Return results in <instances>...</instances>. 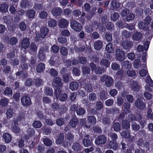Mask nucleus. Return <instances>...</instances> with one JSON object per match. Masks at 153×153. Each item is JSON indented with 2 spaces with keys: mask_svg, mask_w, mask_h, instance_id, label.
Masks as SVG:
<instances>
[{
  "mask_svg": "<svg viewBox=\"0 0 153 153\" xmlns=\"http://www.w3.org/2000/svg\"><path fill=\"white\" fill-rule=\"evenodd\" d=\"M119 18V14L115 12L111 14L110 18L112 21H116Z\"/></svg>",
  "mask_w": 153,
  "mask_h": 153,
  "instance_id": "nucleus-47",
  "label": "nucleus"
},
{
  "mask_svg": "<svg viewBox=\"0 0 153 153\" xmlns=\"http://www.w3.org/2000/svg\"><path fill=\"white\" fill-rule=\"evenodd\" d=\"M79 121L76 118H73L70 120L69 124L73 128H75L79 123Z\"/></svg>",
  "mask_w": 153,
  "mask_h": 153,
  "instance_id": "nucleus-34",
  "label": "nucleus"
},
{
  "mask_svg": "<svg viewBox=\"0 0 153 153\" xmlns=\"http://www.w3.org/2000/svg\"><path fill=\"white\" fill-rule=\"evenodd\" d=\"M133 45V43L131 41L126 40L123 41L121 44V45L123 48L125 50L129 51L132 48Z\"/></svg>",
  "mask_w": 153,
  "mask_h": 153,
  "instance_id": "nucleus-5",
  "label": "nucleus"
},
{
  "mask_svg": "<svg viewBox=\"0 0 153 153\" xmlns=\"http://www.w3.org/2000/svg\"><path fill=\"white\" fill-rule=\"evenodd\" d=\"M132 89L134 91H138L140 89V85L136 81H133L131 84Z\"/></svg>",
  "mask_w": 153,
  "mask_h": 153,
  "instance_id": "nucleus-29",
  "label": "nucleus"
},
{
  "mask_svg": "<svg viewBox=\"0 0 153 153\" xmlns=\"http://www.w3.org/2000/svg\"><path fill=\"white\" fill-rule=\"evenodd\" d=\"M107 140V138L105 136L103 135H100L96 137L95 143L97 145L104 144L106 143Z\"/></svg>",
  "mask_w": 153,
  "mask_h": 153,
  "instance_id": "nucleus-8",
  "label": "nucleus"
},
{
  "mask_svg": "<svg viewBox=\"0 0 153 153\" xmlns=\"http://www.w3.org/2000/svg\"><path fill=\"white\" fill-rule=\"evenodd\" d=\"M124 109L126 113H129L130 110L129 108L130 107V104L128 102H125L124 104Z\"/></svg>",
  "mask_w": 153,
  "mask_h": 153,
  "instance_id": "nucleus-44",
  "label": "nucleus"
},
{
  "mask_svg": "<svg viewBox=\"0 0 153 153\" xmlns=\"http://www.w3.org/2000/svg\"><path fill=\"white\" fill-rule=\"evenodd\" d=\"M48 26L50 27H54L57 25V21L55 19L51 18H48L47 20Z\"/></svg>",
  "mask_w": 153,
  "mask_h": 153,
  "instance_id": "nucleus-21",
  "label": "nucleus"
},
{
  "mask_svg": "<svg viewBox=\"0 0 153 153\" xmlns=\"http://www.w3.org/2000/svg\"><path fill=\"white\" fill-rule=\"evenodd\" d=\"M138 26L139 29L140 30H147L149 29L148 26L142 21L139 22Z\"/></svg>",
  "mask_w": 153,
  "mask_h": 153,
  "instance_id": "nucleus-20",
  "label": "nucleus"
},
{
  "mask_svg": "<svg viewBox=\"0 0 153 153\" xmlns=\"http://www.w3.org/2000/svg\"><path fill=\"white\" fill-rule=\"evenodd\" d=\"M3 136L5 142L6 143H8L10 142L11 140L12 137L10 134L7 133H4Z\"/></svg>",
  "mask_w": 153,
  "mask_h": 153,
  "instance_id": "nucleus-30",
  "label": "nucleus"
},
{
  "mask_svg": "<svg viewBox=\"0 0 153 153\" xmlns=\"http://www.w3.org/2000/svg\"><path fill=\"white\" fill-rule=\"evenodd\" d=\"M14 110L10 108H9L7 110L6 112L7 117V118H11L14 113Z\"/></svg>",
  "mask_w": 153,
  "mask_h": 153,
  "instance_id": "nucleus-37",
  "label": "nucleus"
},
{
  "mask_svg": "<svg viewBox=\"0 0 153 153\" xmlns=\"http://www.w3.org/2000/svg\"><path fill=\"white\" fill-rule=\"evenodd\" d=\"M76 113L78 115H81L84 114L85 112V110L84 108H80L76 110Z\"/></svg>",
  "mask_w": 153,
  "mask_h": 153,
  "instance_id": "nucleus-64",
  "label": "nucleus"
},
{
  "mask_svg": "<svg viewBox=\"0 0 153 153\" xmlns=\"http://www.w3.org/2000/svg\"><path fill=\"white\" fill-rule=\"evenodd\" d=\"M30 48L33 52H35L37 51V47L34 43L32 42L30 45Z\"/></svg>",
  "mask_w": 153,
  "mask_h": 153,
  "instance_id": "nucleus-63",
  "label": "nucleus"
},
{
  "mask_svg": "<svg viewBox=\"0 0 153 153\" xmlns=\"http://www.w3.org/2000/svg\"><path fill=\"white\" fill-rule=\"evenodd\" d=\"M96 12L95 9H93L91 11H90L89 13L87 14L86 16L87 19H91L93 16L94 15Z\"/></svg>",
  "mask_w": 153,
  "mask_h": 153,
  "instance_id": "nucleus-55",
  "label": "nucleus"
},
{
  "mask_svg": "<svg viewBox=\"0 0 153 153\" xmlns=\"http://www.w3.org/2000/svg\"><path fill=\"white\" fill-rule=\"evenodd\" d=\"M9 102V101L6 98H4L1 100L0 105L2 106H5Z\"/></svg>",
  "mask_w": 153,
  "mask_h": 153,
  "instance_id": "nucleus-60",
  "label": "nucleus"
},
{
  "mask_svg": "<svg viewBox=\"0 0 153 153\" xmlns=\"http://www.w3.org/2000/svg\"><path fill=\"white\" fill-rule=\"evenodd\" d=\"M78 87V84L76 82H72L70 83V88L72 91L76 90Z\"/></svg>",
  "mask_w": 153,
  "mask_h": 153,
  "instance_id": "nucleus-33",
  "label": "nucleus"
},
{
  "mask_svg": "<svg viewBox=\"0 0 153 153\" xmlns=\"http://www.w3.org/2000/svg\"><path fill=\"white\" fill-rule=\"evenodd\" d=\"M122 136L128 139L129 138L130 135L128 130H124L120 133Z\"/></svg>",
  "mask_w": 153,
  "mask_h": 153,
  "instance_id": "nucleus-39",
  "label": "nucleus"
},
{
  "mask_svg": "<svg viewBox=\"0 0 153 153\" xmlns=\"http://www.w3.org/2000/svg\"><path fill=\"white\" fill-rule=\"evenodd\" d=\"M102 42L100 40H98L94 43V47L97 50H100L102 48Z\"/></svg>",
  "mask_w": 153,
  "mask_h": 153,
  "instance_id": "nucleus-23",
  "label": "nucleus"
},
{
  "mask_svg": "<svg viewBox=\"0 0 153 153\" xmlns=\"http://www.w3.org/2000/svg\"><path fill=\"white\" fill-rule=\"evenodd\" d=\"M82 142L84 146L86 147H88L91 146L92 144V142L88 139H83Z\"/></svg>",
  "mask_w": 153,
  "mask_h": 153,
  "instance_id": "nucleus-35",
  "label": "nucleus"
},
{
  "mask_svg": "<svg viewBox=\"0 0 153 153\" xmlns=\"http://www.w3.org/2000/svg\"><path fill=\"white\" fill-rule=\"evenodd\" d=\"M122 128L123 129L128 130L130 128V123L129 121L126 120H122L121 123Z\"/></svg>",
  "mask_w": 153,
  "mask_h": 153,
  "instance_id": "nucleus-16",
  "label": "nucleus"
},
{
  "mask_svg": "<svg viewBox=\"0 0 153 153\" xmlns=\"http://www.w3.org/2000/svg\"><path fill=\"white\" fill-rule=\"evenodd\" d=\"M58 23L59 27L62 28H65L67 27L68 25V21L64 19H62L60 20Z\"/></svg>",
  "mask_w": 153,
  "mask_h": 153,
  "instance_id": "nucleus-18",
  "label": "nucleus"
},
{
  "mask_svg": "<svg viewBox=\"0 0 153 153\" xmlns=\"http://www.w3.org/2000/svg\"><path fill=\"white\" fill-rule=\"evenodd\" d=\"M122 65L124 68L127 69L130 68L131 67V63L128 61H124L122 63Z\"/></svg>",
  "mask_w": 153,
  "mask_h": 153,
  "instance_id": "nucleus-58",
  "label": "nucleus"
},
{
  "mask_svg": "<svg viewBox=\"0 0 153 153\" xmlns=\"http://www.w3.org/2000/svg\"><path fill=\"white\" fill-rule=\"evenodd\" d=\"M60 52L62 55L66 56L68 54V49L64 47H62L60 48Z\"/></svg>",
  "mask_w": 153,
  "mask_h": 153,
  "instance_id": "nucleus-48",
  "label": "nucleus"
},
{
  "mask_svg": "<svg viewBox=\"0 0 153 153\" xmlns=\"http://www.w3.org/2000/svg\"><path fill=\"white\" fill-rule=\"evenodd\" d=\"M131 127L133 130L135 131L139 130L140 128L139 125L135 123H133L131 124Z\"/></svg>",
  "mask_w": 153,
  "mask_h": 153,
  "instance_id": "nucleus-53",
  "label": "nucleus"
},
{
  "mask_svg": "<svg viewBox=\"0 0 153 153\" xmlns=\"http://www.w3.org/2000/svg\"><path fill=\"white\" fill-rule=\"evenodd\" d=\"M132 39L136 41H140L142 38V34L140 32H137L132 36Z\"/></svg>",
  "mask_w": 153,
  "mask_h": 153,
  "instance_id": "nucleus-13",
  "label": "nucleus"
},
{
  "mask_svg": "<svg viewBox=\"0 0 153 153\" xmlns=\"http://www.w3.org/2000/svg\"><path fill=\"white\" fill-rule=\"evenodd\" d=\"M136 143L140 149H146L148 150H149V143L147 141H145L143 139H139L137 141Z\"/></svg>",
  "mask_w": 153,
  "mask_h": 153,
  "instance_id": "nucleus-4",
  "label": "nucleus"
},
{
  "mask_svg": "<svg viewBox=\"0 0 153 153\" xmlns=\"http://www.w3.org/2000/svg\"><path fill=\"white\" fill-rule=\"evenodd\" d=\"M64 136V134L60 133L59 135L58 138L56 140V143L58 145L61 144L63 141Z\"/></svg>",
  "mask_w": 153,
  "mask_h": 153,
  "instance_id": "nucleus-28",
  "label": "nucleus"
},
{
  "mask_svg": "<svg viewBox=\"0 0 153 153\" xmlns=\"http://www.w3.org/2000/svg\"><path fill=\"white\" fill-rule=\"evenodd\" d=\"M129 10L126 8L123 9L120 13V15L123 17H125L127 16L129 13Z\"/></svg>",
  "mask_w": 153,
  "mask_h": 153,
  "instance_id": "nucleus-56",
  "label": "nucleus"
},
{
  "mask_svg": "<svg viewBox=\"0 0 153 153\" xmlns=\"http://www.w3.org/2000/svg\"><path fill=\"white\" fill-rule=\"evenodd\" d=\"M35 128H39L42 126V123L39 121H35L32 125Z\"/></svg>",
  "mask_w": 153,
  "mask_h": 153,
  "instance_id": "nucleus-52",
  "label": "nucleus"
},
{
  "mask_svg": "<svg viewBox=\"0 0 153 153\" xmlns=\"http://www.w3.org/2000/svg\"><path fill=\"white\" fill-rule=\"evenodd\" d=\"M89 99L91 101H95L97 99V96L96 94L92 92L89 94Z\"/></svg>",
  "mask_w": 153,
  "mask_h": 153,
  "instance_id": "nucleus-54",
  "label": "nucleus"
},
{
  "mask_svg": "<svg viewBox=\"0 0 153 153\" xmlns=\"http://www.w3.org/2000/svg\"><path fill=\"white\" fill-rule=\"evenodd\" d=\"M21 101L22 105L24 106H27L32 104L30 98L27 95L24 96L22 97Z\"/></svg>",
  "mask_w": 153,
  "mask_h": 153,
  "instance_id": "nucleus-9",
  "label": "nucleus"
},
{
  "mask_svg": "<svg viewBox=\"0 0 153 153\" xmlns=\"http://www.w3.org/2000/svg\"><path fill=\"white\" fill-rule=\"evenodd\" d=\"M68 98V95L66 93H62L61 94L58 98L61 101H65Z\"/></svg>",
  "mask_w": 153,
  "mask_h": 153,
  "instance_id": "nucleus-42",
  "label": "nucleus"
},
{
  "mask_svg": "<svg viewBox=\"0 0 153 153\" xmlns=\"http://www.w3.org/2000/svg\"><path fill=\"white\" fill-rule=\"evenodd\" d=\"M100 80L102 82H105V85L107 87H110L113 84L114 79L110 76L104 75L102 76Z\"/></svg>",
  "mask_w": 153,
  "mask_h": 153,
  "instance_id": "nucleus-3",
  "label": "nucleus"
},
{
  "mask_svg": "<svg viewBox=\"0 0 153 153\" xmlns=\"http://www.w3.org/2000/svg\"><path fill=\"white\" fill-rule=\"evenodd\" d=\"M49 47L46 45L41 47L38 52V56L40 60L44 61L46 58V53L49 52Z\"/></svg>",
  "mask_w": 153,
  "mask_h": 153,
  "instance_id": "nucleus-2",
  "label": "nucleus"
},
{
  "mask_svg": "<svg viewBox=\"0 0 153 153\" xmlns=\"http://www.w3.org/2000/svg\"><path fill=\"white\" fill-rule=\"evenodd\" d=\"M89 65L92 71H94V73L97 74H102L106 70L104 67L97 66L93 62H91L90 63Z\"/></svg>",
  "mask_w": 153,
  "mask_h": 153,
  "instance_id": "nucleus-1",
  "label": "nucleus"
},
{
  "mask_svg": "<svg viewBox=\"0 0 153 153\" xmlns=\"http://www.w3.org/2000/svg\"><path fill=\"white\" fill-rule=\"evenodd\" d=\"M136 106L138 108L140 109H143L146 108V104L140 99L137 100L135 102Z\"/></svg>",
  "mask_w": 153,
  "mask_h": 153,
  "instance_id": "nucleus-10",
  "label": "nucleus"
},
{
  "mask_svg": "<svg viewBox=\"0 0 153 153\" xmlns=\"http://www.w3.org/2000/svg\"><path fill=\"white\" fill-rule=\"evenodd\" d=\"M29 39L28 38H25L22 41V47L24 49H26L28 48L30 45Z\"/></svg>",
  "mask_w": 153,
  "mask_h": 153,
  "instance_id": "nucleus-22",
  "label": "nucleus"
},
{
  "mask_svg": "<svg viewBox=\"0 0 153 153\" xmlns=\"http://www.w3.org/2000/svg\"><path fill=\"white\" fill-rule=\"evenodd\" d=\"M116 58L120 61H123L125 59V53L120 49H117L116 51Z\"/></svg>",
  "mask_w": 153,
  "mask_h": 153,
  "instance_id": "nucleus-7",
  "label": "nucleus"
},
{
  "mask_svg": "<svg viewBox=\"0 0 153 153\" xmlns=\"http://www.w3.org/2000/svg\"><path fill=\"white\" fill-rule=\"evenodd\" d=\"M18 123L17 121L14 122V126L12 128V131L15 134H18L20 132L21 129L18 127Z\"/></svg>",
  "mask_w": 153,
  "mask_h": 153,
  "instance_id": "nucleus-24",
  "label": "nucleus"
},
{
  "mask_svg": "<svg viewBox=\"0 0 153 153\" xmlns=\"http://www.w3.org/2000/svg\"><path fill=\"white\" fill-rule=\"evenodd\" d=\"M130 32L126 30L122 31L121 33V37L122 39H127L131 36Z\"/></svg>",
  "mask_w": 153,
  "mask_h": 153,
  "instance_id": "nucleus-14",
  "label": "nucleus"
},
{
  "mask_svg": "<svg viewBox=\"0 0 153 153\" xmlns=\"http://www.w3.org/2000/svg\"><path fill=\"white\" fill-rule=\"evenodd\" d=\"M45 68V65L42 63L38 64L36 66V71L37 72L40 73L44 71Z\"/></svg>",
  "mask_w": 153,
  "mask_h": 153,
  "instance_id": "nucleus-26",
  "label": "nucleus"
},
{
  "mask_svg": "<svg viewBox=\"0 0 153 153\" xmlns=\"http://www.w3.org/2000/svg\"><path fill=\"white\" fill-rule=\"evenodd\" d=\"M106 49L108 53H113L114 51V49L113 47L112 43H110L107 44L106 46Z\"/></svg>",
  "mask_w": 153,
  "mask_h": 153,
  "instance_id": "nucleus-36",
  "label": "nucleus"
},
{
  "mask_svg": "<svg viewBox=\"0 0 153 153\" xmlns=\"http://www.w3.org/2000/svg\"><path fill=\"white\" fill-rule=\"evenodd\" d=\"M35 14L34 10L30 9L27 10L26 15L27 16L30 18H33Z\"/></svg>",
  "mask_w": 153,
  "mask_h": 153,
  "instance_id": "nucleus-27",
  "label": "nucleus"
},
{
  "mask_svg": "<svg viewBox=\"0 0 153 153\" xmlns=\"http://www.w3.org/2000/svg\"><path fill=\"white\" fill-rule=\"evenodd\" d=\"M81 11L79 9L74 10L73 12L74 16L75 17H78L81 15Z\"/></svg>",
  "mask_w": 153,
  "mask_h": 153,
  "instance_id": "nucleus-62",
  "label": "nucleus"
},
{
  "mask_svg": "<svg viewBox=\"0 0 153 153\" xmlns=\"http://www.w3.org/2000/svg\"><path fill=\"white\" fill-rule=\"evenodd\" d=\"M108 148L112 149L114 150H118L119 148L117 143L116 142L110 141L108 144Z\"/></svg>",
  "mask_w": 153,
  "mask_h": 153,
  "instance_id": "nucleus-15",
  "label": "nucleus"
},
{
  "mask_svg": "<svg viewBox=\"0 0 153 153\" xmlns=\"http://www.w3.org/2000/svg\"><path fill=\"white\" fill-rule=\"evenodd\" d=\"M40 31L41 37L44 39L48 33L49 30L47 28L44 27L41 29Z\"/></svg>",
  "mask_w": 153,
  "mask_h": 153,
  "instance_id": "nucleus-19",
  "label": "nucleus"
},
{
  "mask_svg": "<svg viewBox=\"0 0 153 153\" xmlns=\"http://www.w3.org/2000/svg\"><path fill=\"white\" fill-rule=\"evenodd\" d=\"M93 130L94 133L100 134L102 133V131L100 127L98 126H95L93 127Z\"/></svg>",
  "mask_w": 153,
  "mask_h": 153,
  "instance_id": "nucleus-59",
  "label": "nucleus"
},
{
  "mask_svg": "<svg viewBox=\"0 0 153 153\" xmlns=\"http://www.w3.org/2000/svg\"><path fill=\"white\" fill-rule=\"evenodd\" d=\"M111 5L113 7L114 10H116L118 8L120 7V4L118 2H117L115 0H113L111 2Z\"/></svg>",
  "mask_w": 153,
  "mask_h": 153,
  "instance_id": "nucleus-46",
  "label": "nucleus"
},
{
  "mask_svg": "<svg viewBox=\"0 0 153 153\" xmlns=\"http://www.w3.org/2000/svg\"><path fill=\"white\" fill-rule=\"evenodd\" d=\"M35 132L33 128H29L27 130V135L25 136V138L26 140H28L30 137L34 135Z\"/></svg>",
  "mask_w": 153,
  "mask_h": 153,
  "instance_id": "nucleus-17",
  "label": "nucleus"
},
{
  "mask_svg": "<svg viewBox=\"0 0 153 153\" xmlns=\"http://www.w3.org/2000/svg\"><path fill=\"white\" fill-rule=\"evenodd\" d=\"M71 26L73 29L76 32H80L82 29L81 24L75 20L71 22Z\"/></svg>",
  "mask_w": 153,
  "mask_h": 153,
  "instance_id": "nucleus-6",
  "label": "nucleus"
},
{
  "mask_svg": "<svg viewBox=\"0 0 153 153\" xmlns=\"http://www.w3.org/2000/svg\"><path fill=\"white\" fill-rule=\"evenodd\" d=\"M88 121L91 124H95L96 122V119L94 116H89L88 117Z\"/></svg>",
  "mask_w": 153,
  "mask_h": 153,
  "instance_id": "nucleus-51",
  "label": "nucleus"
},
{
  "mask_svg": "<svg viewBox=\"0 0 153 153\" xmlns=\"http://www.w3.org/2000/svg\"><path fill=\"white\" fill-rule=\"evenodd\" d=\"M72 148L75 151L78 152L81 149V146L80 143L77 142L73 143Z\"/></svg>",
  "mask_w": 153,
  "mask_h": 153,
  "instance_id": "nucleus-32",
  "label": "nucleus"
},
{
  "mask_svg": "<svg viewBox=\"0 0 153 153\" xmlns=\"http://www.w3.org/2000/svg\"><path fill=\"white\" fill-rule=\"evenodd\" d=\"M62 12V9L59 7H55L51 10V13L54 16H58L60 15Z\"/></svg>",
  "mask_w": 153,
  "mask_h": 153,
  "instance_id": "nucleus-12",
  "label": "nucleus"
},
{
  "mask_svg": "<svg viewBox=\"0 0 153 153\" xmlns=\"http://www.w3.org/2000/svg\"><path fill=\"white\" fill-rule=\"evenodd\" d=\"M105 38L107 41L111 42L112 40V35L111 33L106 32L105 33Z\"/></svg>",
  "mask_w": 153,
  "mask_h": 153,
  "instance_id": "nucleus-43",
  "label": "nucleus"
},
{
  "mask_svg": "<svg viewBox=\"0 0 153 153\" xmlns=\"http://www.w3.org/2000/svg\"><path fill=\"white\" fill-rule=\"evenodd\" d=\"M4 94L5 95L10 94L12 95V91L11 88L9 87H6L4 91Z\"/></svg>",
  "mask_w": 153,
  "mask_h": 153,
  "instance_id": "nucleus-61",
  "label": "nucleus"
},
{
  "mask_svg": "<svg viewBox=\"0 0 153 153\" xmlns=\"http://www.w3.org/2000/svg\"><path fill=\"white\" fill-rule=\"evenodd\" d=\"M82 68V72L84 74L87 75L90 73V69L88 67L83 66Z\"/></svg>",
  "mask_w": 153,
  "mask_h": 153,
  "instance_id": "nucleus-41",
  "label": "nucleus"
},
{
  "mask_svg": "<svg viewBox=\"0 0 153 153\" xmlns=\"http://www.w3.org/2000/svg\"><path fill=\"white\" fill-rule=\"evenodd\" d=\"M30 5V0H22L20 2V7L22 8H25Z\"/></svg>",
  "mask_w": 153,
  "mask_h": 153,
  "instance_id": "nucleus-25",
  "label": "nucleus"
},
{
  "mask_svg": "<svg viewBox=\"0 0 153 153\" xmlns=\"http://www.w3.org/2000/svg\"><path fill=\"white\" fill-rule=\"evenodd\" d=\"M53 82L55 83L57 86H62V82L61 79L58 77L54 78L53 79Z\"/></svg>",
  "mask_w": 153,
  "mask_h": 153,
  "instance_id": "nucleus-38",
  "label": "nucleus"
},
{
  "mask_svg": "<svg viewBox=\"0 0 153 153\" xmlns=\"http://www.w3.org/2000/svg\"><path fill=\"white\" fill-rule=\"evenodd\" d=\"M133 66L135 68L138 69L141 66L140 61L139 59H135L134 62Z\"/></svg>",
  "mask_w": 153,
  "mask_h": 153,
  "instance_id": "nucleus-50",
  "label": "nucleus"
},
{
  "mask_svg": "<svg viewBox=\"0 0 153 153\" xmlns=\"http://www.w3.org/2000/svg\"><path fill=\"white\" fill-rule=\"evenodd\" d=\"M45 145L47 146H50L52 144V142L51 140L48 138H45L43 140Z\"/></svg>",
  "mask_w": 153,
  "mask_h": 153,
  "instance_id": "nucleus-49",
  "label": "nucleus"
},
{
  "mask_svg": "<svg viewBox=\"0 0 153 153\" xmlns=\"http://www.w3.org/2000/svg\"><path fill=\"white\" fill-rule=\"evenodd\" d=\"M105 27L107 30L112 31L114 29V25L112 22H109L107 23Z\"/></svg>",
  "mask_w": 153,
  "mask_h": 153,
  "instance_id": "nucleus-40",
  "label": "nucleus"
},
{
  "mask_svg": "<svg viewBox=\"0 0 153 153\" xmlns=\"http://www.w3.org/2000/svg\"><path fill=\"white\" fill-rule=\"evenodd\" d=\"M110 62L107 59H102L100 60V65L103 67H105V69L109 67Z\"/></svg>",
  "mask_w": 153,
  "mask_h": 153,
  "instance_id": "nucleus-11",
  "label": "nucleus"
},
{
  "mask_svg": "<svg viewBox=\"0 0 153 153\" xmlns=\"http://www.w3.org/2000/svg\"><path fill=\"white\" fill-rule=\"evenodd\" d=\"M9 5L6 3L1 4L0 6V11L3 13L6 12L8 10Z\"/></svg>",
  "mask_w": 153,
  "mask_h": 153,
  "instance_id": "nucleus-31",
  "label": "nucleus"
},
{
  "mask_svg": "<svg viewBox=\"0 0 153 153\" xmlns=\"http://www.w3.org/2000/svg\"><path fill=\"white\" fill-rule=\"evenodd\" d=\"M45 94L47 95L52 96L53 95V91L52 88H46L44 91Z\"/></svg>",
  "mask_w": 153,
  "mask_h": 153,
  "instance_id": "nucleus-45",
  "label": "nucleus"
},
{
  "mask_svg": "<svg viewBox=\"0 0 153 153\" xmlns=\"http://www.w3.org/2000/svg\"><path fill=\"white\" fill-rule=\"evenodd\" d=\"M83 8L87 12H89L91 11V6L90 4L88 3H85L83 7Z\"/></svg>",
  "mask_w": 153,
  "mask_h": 153,
  "instance_id": "nucleus-57",
  "label": "nucleus"
}]
</instances>
